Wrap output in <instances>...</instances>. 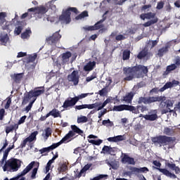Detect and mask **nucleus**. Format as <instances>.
Wrapping results in <instances>:
<instances>
[{"mask_svg":"<svg viewBox=\"0 0 180 180\" xmlns=\"http://www.w3.org/2000/svg\"><path fill=\"white\" fill-rule=\"evenodd\" d=\"M155 102H160V108L161 110L162 115H167V113H175L177 110L174 108V110H171L170 108L174 106V102L170 99L167 100V97L165 96H141L138 99L139 105H141L143 103L144 105H151V103H154Z\"/></svg>","mask_w":180,"mask_h":180,"instance_id":"1","label":"nucleus"},{"mask_svg":"<svg viewBox=\"0 0 180 180\" xmlns=\"http://www.w3.org/2000/svg\"><path fill=\"white\" fill-rule=\"evenodd\" d=\"M124 81H132L134 78H144L148 75V68L143 65H138L133 67L123 68Z\"/></svg>","mask_w":180,"mask_h":180,"instance_id":"2","label":"nucleus"},{"mask_svg":"<svg viewBox=\"0 0 180 180\" xmlns=\"http://www.w3.org/2000/svg\"><path fill=\"white\" fill-rule=\"evenodd\" d=\"M5 164L3 166L4 172H16L21 167V161L19 159L11 158V159L4 161Z\"/></svg>","mask_w":180,"mask_h":180,"instance_id":"3","label":"nucleus"},{"mask_svg":"<svg viewBox=\"0 0 180 180\" xmlns=\"http://www.w3.org/2000/svg\"><path fill=\"white\" fill-rule=\"evenodd\" d=\"M71 12L75 13V15H78V13H79V11H78V8H77L76 7H69L65 10H63L62 14L59 16L60 22L65 23L66 25L70 23Z\"/></svg>","mask_w":180,"mask_h":180,"instance_id":"4","label":"nucleus"},{"mask_svg":"<svg viewBox=\"0 0 180 180\" xmlns=\"http://www.w3.org/2000/svg\"><path fill=\"white\" fill-rule=\"evenodd\" d=\"M152 141L154 144H159L160 147H162L164 146H169V144L174 143V139L170 136L160 135L152 138Z\"/></svg>","mask_w":180,"mask_h":180,"instance_id":"5","label":"nucleus"},{"mask_svg":"<svg viewBox=\"0 0 180 180\" xmlns=\"http://www.w3.org/2000/svg\"><path fill=\"white\" fill-rule=\"evenodd\" d=\"M72 130L69 131V132L64 136L66 141H68V143L71 141V138L74 137L75 134H79V136H82L84 131L82 129H79V127H77V125H71L70 126Z\"/></svg>","mask_w":180,"mask_h":180,"instance_id":"6","label":"nucleus"},{"mask_svg":"<svg viewBox=\"0 0 180 180\" xmlns=\"http://www.w3.org/2000/svg\"><path fill=\"white\" fill-rule=\"evenodd\" d=\"M146 19H148L149 20L143 24L144 27H150V26H153V25H155V23L158 22V18L155 17V13L149 12L146 13Z\"/></svg>","mask_w":180,"mask_h":180,"instance_id":"7","label":"nucleus"},{"mask_svg":"<svg viewBox=\"0 0 180 180\" xmlns=\"http://www.w3.org/2000/svg\"><path fill=\"white\" fill-rule=\"evenodd\" d=\"M61 39V34H60V30L54 32L52 36L48 37L46 39V43L48 44H50L51 46H54L60 41V39Z\"/></svg>","mask_w":180,"mask_h":180,"instance_id":"8","label":"nucleus"},{"mask_svg":"<svg viewBox=\"0 0 180 180\" xmlns=\"http://www.w3.org/2000/svg\"><path fill=\"white\" fill-rule=\"evenodd\" d=\"M104 20H106V18H103L100 20L94 25L84 27L83 29L86 32H93L94 30H99V29H102L105 27V25L102 24V22Z\"/></svg>","mask_w":180,"mask_h":180,"instance_id":"9","label":"nucleus"},{"mask_svg":"<svg viewBox=\"0 0 180 180\" xmlns=\"http://www.w3.org/2000/svg\"><path fill=\"white\" fill-rule=\"evenodd\" d=\"M78 102V98L73 97V98H68L63 103L62 108L65 109V110H68L69 108H72L77 105Z\"/></svg>","mask_w":180,"mask_h":180,"instance_id":"10","label":"nucleus"},{"mask_svg":"<svg viewBox=\"0 0 180 180\" xmlns=\"http://www.w3.org/2000/svg\"><path fill=\"white\" fill-rule=\"evenodd\" d=\"M68 81L69 82H72L75 86L78 85V84H79V75L78 70H74L70 75H68Z\"/></svg>","mask_w":180,"mask_h":180,"instance_id":"11","label":"nucleus"},{"mask_svg":"<svg viewBox=\"0 0 180 180\" xmlns=\"http://www.w3.org/2000/svg\"><path fill=\"white\" fill-rule=\"evenodd\" d=\"M150 57H153V53L148 51V49L146 48L142 49L137 55L138 60H143V58L150 60Z\"/></svg>","mask_w":180,"mask_h":180,"instance_id":"12","label":"nucleus"},{"mask_svg":"<svg viewBox=\"0 0 180 180\" xmlns=\"http://www.w3.org/2000/svg\"><path fill=\"white\" fill-rule=\"evenodd\" d=\"M112 110L114 112H122V110H129V112H131V111L134 110V106L126 105V104L115 105L113 107Z\"/></svg>","mask_w":180,"mask_h":180,"instance_id":"13","label":"nucleus"},{"mask_svg":"<svg viewBox=\"0 0 180 180\" xmlns=\"http://www.w3.org/2000/svg\"><path fill=\"white\" fill-rule=\"evenodd\" d=\"M37 134H39V132L37 131L32 132L27 138H26L20 143V148H25V147H26V144H27L28 141H29V143H32V141H34V140H36V136H37Z\"/></svg>","mask_w":180,"mask_h":180,"instance_id":"14","label":"nucleus"},{"mask_svg":"<svg viewBox=\"0 0 180 180\" xmlns=\"http://www.w3.org/2000/svg\"><path fill=\"white\" fill-rule=\"evenodd\" d=\"M143 117L146 120H149L150 122H154L158 119V115H157V110H152L149 112L148 115H145Z\"/></svg>","mask_w":180,"mask_h":180,"instance_id":"15","label":"nucleus"},{"mask_svg":"<svg viewBox=\"0 0 180 180\" xmlns=\"http://www.w3.org/2000/svg\"><path fill=\"white\" fill-rule=\"evenodd\" d=\"M130 171L131 172H134L135 174H147V172H150V169H148L147 167H131L129 168Z\"/></svg>","mask_w":180,"mask_h":180,"instance_id":"16","label":"nucleus"},{"mask_svg":"<svg viewBox=\"0 0 180 180\" xmlns=\"http://www.w3.org/2000/svg\"><path fill=\"white\" fill-rule=\"evenodd\" d=\"M179 85V82L178 80H172V82H167L164 86H162V88H160V91H165L166 89H168L169 88H172L174 86H176Z\"/></svg>","mask_w":180,"mask_h":180,"instance_id":"17","label":"nucleus"},{"mask_svg":"<svg viewBox=\"0 0 180 180\" xmlns=\"http://www.w3.org/2000/svg\"><path fill=\"white\" fill-rule=\"evenodd\" d=\"M99 106V105L96 103H92V104H82L80 105H76L75 109L77 110H81L82 109H95V108Z\"/></svg>","mask_w":180,"mask_h":180,"instance_id":"18","label":"nucleus"},{"mask_svg":"<svg viewBox=\"0 0 180 180\" xmlns=\"http://www.w3.org/2000/svg\"><path fill=\"white\" fill-rule=\"evenodd\" d=\"M13 148H15V144L13 143L11 146H10L4 150L3 158L1 160V165L5 163V161H6L8 158V155H9V153H11V150H13Z\"/></svg>","mask_w":180,"mask_h":180,"instance_id":"19","label":"nucleus"},{"mask_svg":"<svg viewBox=\"0 0 180 180\" xmlns=\"http://www.w3.org/2000/svg\"><path fill=\"white\" fill-rule=\"evenodd\" d=\"M140 110L141 113H144V112H148V108L146 105H137L136 107L134 106V110L131 112L135 115H139L140 113Z\"/></svg>","mask_w":180,"mask_h":180,"instance_id":"20","label":"nucleus"},{"mask_svg":"<svg viewBox=\"0 0 180 180\" xmlns=\"http://www.w3.org/2000/svg\"><path fill=\"white\" fill-rule=\"evenodd\" d=\"M23 75H25L24 73H15L11 75V78L15 84H20L22 79H23Z\"/></svg>","mask_w":180,"mask_h":180,"instance_id":"21","label":"nucleus"},{"mask_svg":"<svg viewBox=\"0 0 180 180\" xmlns=\"http://www.w3.org/2000/svg\"><path fill=\"white\" fill-rule=\"evenodd\" d=\"M122 162L124 164H129L130 165H134L136 162L134 158L129 157L127 154L124 153L123 158H122Z\"/></svg>","mask_w":180,"mask_h":180,"instance_id":"22","label":"nucleus"},{"mask_svg":"<svg viewBox=\"0 0 180 180\" xmlns=\"http://www.w3.org/2000/svg\"><path fill=\"white\" fill-rule=\"evenodd\" d=\"M72 56V53H71L70 51H66L65 53H63L61 57V64H63V65H64V64H67V63L70 61V58H71Z\"/></svg>","mask_w":180,"mask_h":180,"instance_id":"23","label":"nucleus"},{"mask_svg":"<svg viewBox=\"0 0 180 180\" xmlns=\"http://www.w3.org/2000/svg\"><path fill=\"white\" fill-rule=\"evenodd\" d=\"M133 98H134V93L132 91H130L129 93H127L122 99L123 102H126V103H131V101H133Z\"/></svg>","mask_w":180,"mask_h":180,"instance_id":"24","label":"nucleus"},{"mask_svg":"<svg viewBox=\"0 0 180 180\" xmlns=\"http://www.w3.org/2000/svg\"><path fill=\"white\" fill-rule=\"evenodd\" d=\"M160 171V172H162L163 175H165L166 176H168L169 178H173L174 179H176V175L174 174L171 173L168 169H161V168H156Z\"/></svg>","mask_w":180,"mask_h":180,"instance_id":"25","label":"nucleus"},{"mask_svg":"<svg viewBox=\"0 0 180 180\" xmlns=\"http://www.w3.org/2000/svg\"><path fill=\"white\" fill-rule=\"evenodd\" d=\"M63 143H68L65 136L59 142L53 143L51 146H49L50 151L55 150V148H57V147H59V146H61Z\"/></svg>","mask_w":180,"mask_h":180,"instance_id":"26","label":"nucleus"},{"mask_svg":"<svg viewBox=\"0 0 180 180\" xmlns=\"http://www.w3.org/2000/svg\"><path fill=\"white\" fill-rule=\"evenodd\" d=\"M48 115L49 116H52L53 117H54V119L57 117L61 118V112H60V110H58V109L56 108L52 109L49 112H48Z\"/></svg>","mask_w":180,"mask_h":180,"instance_id":"27","label":"nucleus"},{"mask_svg":"<svg viewBox=\"0 0 180 180\" xmlns=\"http://www.w3.org/2000/svg\"><path fill=\"white\" fill-rule=\"evenodd\" d=\"M178 68L174 63H172L166 68V70L163 72V75H169V74H171L172 71H175Z\"/></svg>","mask_w":180,"mask_h":180,"instance_id":"28","label":"nucleus"},{"mask_svg":"<svg viewBox=\"0 0 180 180\" xmlns=\"http://www.w3.org/2000/svg\"><path fill=\"white\" fill-rule=\"evenodd\" d=\"M123 140H124V137L122 135L108 138V141L111 143H117L118 141H123Z\"/></svg>","mask_w":180,"mask_h":180,"instance_id":"29","label":"nucleus"},{"mask_svg":"<svg viewBox=\"0 0 180 180\" xmlns=\"http://www.w3.org/2000/svg\"><path fill=\"white\" fill-rule=\"evenodd\" d=\"M96 66V62L95 61H89L86 65L84 67V70L85 71H92L94 68Z\"/></svg>","mask_w":180,"mask_h":180,"instance_id":"30","label":"nucleus"},{"mask_svg":"<svg viewBox=\"0 0 180 180\" xmlns=\"http://www.w3.org/2000/svg\"><path fill=\"white\" fill-rule=\"evenodd\" d=\"M169 49V46L166 45L165 47H162L158 51L157 55L158 57H163L164 54H167V53H168Z\"/></svg>","mask_w":180,"mask_h":180,"instance_id":"31","label":"nucleus"},{"mask_svg":"<svg viewBox=\"0 0 180 180\" xmlns=\"http://www.w3.org/2000/svg\"><path fill=\"white\" fill-rule=\"evenodd\" d=\"M110 101H111L110 98H108L103 103H96V105H98L96 107L97 108L96 110L97 111L102 110V109H103L106 106L107 103H110Z\"/></svg>","mask_w":180,"mask_h":180,"instance_id":"32","label":"nucleus"},{"mask_svg":"<svg viewBox=\"0 0 180 180\" xmlns=\"http://www.w3.org/2000/svg\"><path fill=\"white\" fill-rule=\"evenodd\" d=\"M9 40V37L7 34H0V44L1 46H6V43H8V41Z\"/></svg>","mask_w":180,"mask_h":180,"instance_id":"33","label":"nucleus"},{"mask_svg":"<svg viewBox=\"0 0 180 180\" xmlns=\"http://www.w3.org/2000/svg\"><path fill=\"white\" fill-rule=\"evenodd\" d=\"M49 9L44 6H39L37 7V13H38V15H44L45 13H47Z\"/></svg>","mask_w":180,"mask_h":180,"instance_id":"34","label":"nucleus"},{"mask_svg":"<svg viewBox=\"0 0 180 180\" xmlns=\"http://www.w3.org/2000/svg\"><path fill=\"white\" fill-rule=\"evenodd\" d=\"M167 166L170 169H172V171L175 172V174H179L180 173L179 167H177L176 165H175V163H167Z\"/></svg>","mask_w":180,"mask_h":180,"instance_id":"35","label":"nucleus"},{"mask_svg":"<svg viewBox=\"0 0 180 180\" xmlns=\"http://www.w3.org/2000/svg\"><path fill=\"white\" fill-rule=\"evenodd\" d=\"M34 98L32 94H30V91L24 95V98H22V105H26L31 98Z\"/></svg>","mask_w":180,"mask_h":180,"instance_id":"36","label":"nucleus"},{"mask_svg":"<svg viewBox=\"0 0 180 180\" xmlns=\"http://www.w3.org/2000/svg\"><path fill=\"white\" fill-rule=\"evenodd\" d=\"M36 58H37V54L34 53L33 56L30 55L27 58H25V60L24 63H27V64H29V63H34V61H36Z\"/></svg>","mask_w":180,"mask_h":180,"instance_id":"37","label":"nucleus"},{"mask_svg":"<svg viewBox=\"0 0 180 180\" xmlns=\"http://www.w3.org/2000/svg\"><path fill=\"white\" fill-rule=\"evenodd\" d=\"M30 94L33 96L34 98H37V96H40L42 94H44V89H34L30 91Z\"/></svg>","mask_w":180,"mask_h":180,"instance_id":"38","label":"nucleus"},{"mask_svg":"<svg viewBox=\"0 0 180 180\" xmlns=\"http://www.w3.org/2000/svg\"><path fill=\"white\" fill-rule=\"evenodd\" d=\"M32 34V30L27 29L24 32L21 34V39H29Z\"/></svg>","mask_w":180,"mask_h":180,"instance_id":"39","label":"nucleus"},{"mask_svg":"<svg viewBox=\"0 0 180 180\" xmlns=\"http://www.w3.org/2000/svg\"><path fill=\"white\" fill-rule=\"evenodd\" d=\"M122 60L125 61L126 60H130V50L125 49L122 53Z\"/></svg>","mask_w":180,"mask_h":180,"instance_id":"40","label":"nucleus"},{"mask_svg":"<svg viewBox=\"0 0 180 180\" xmlns=\"http://www.w3.org/2000/svg\"><path fill=\"white\" fill-rule=\"evenodd\" d=\"M51 133H53V131L50 127H47L45 129V134H42V136L45 138V140H47L49 137L51 135Z\"/></svg>","mask_w":180,"mask_h":180,"instance_id":"41","label":"nucleus"},{"mask_svg":"<svg viewBox=\"0 0 180 180\" xmlns=\"http://www.w3.org/2000/svg\"><path fill=\"white\" fill-rule=\"evenodd\" d=\"M89 16L88 11H84L82 12L79 15L75 17L76 20H79L80 19H84V18H87Z\"/></svg>","mask_w":180,"mask_h":180,"instance_id":"42","label":"nucleus"},{"mask_svg":"<svg viewBox=\"0 0 180 180\" xmlns=\"http://www.w3.org/2000/svg\"><path fill=\"white\" fill-rule=\"evenodd\" d=\"M89 143L93 144L94 146H101V143H103L102 139L94 140V139H88Z\"/></svg>","mask_w":180,"mask_h":180,"instance_id":"43","label":"nucleus"},{"mask_svg":"<svg viewBox=\"0 0 180 180\" xmlns=\"http://www.w3.org/2000/svg\"><path fill=\"white\" fill-rule=\"evenodd\" d=\"M68 170V166L66 164H62L59 167H58V171L59 172H65Z\"/></svg>","mask_w":180,"mask_h":180,"instance_id":"44","label":"nucleus"},{"mask_svg":"<svg viewBox=\"0 0 180 180\" xmlns=\"http://www.w3.org/2000/svg\"><path fill=\"white\" fill-rule=\"evenodd\" d=\"M163 133L164 134H166V136H172V134H174V130L171 128L166 127L165 128Z\"/></svg>","mask_w":180,"mask_h":180,"instance_id":"45","label":"nucleus"},{"mask_svg":"<svg viewBox=\"0 0 180 180\" xmlns=\"http://www.w3.org/2000/svg\"><path fill=\"white\" fill-rule=\"evenodd\" d=\"M88 122V117L81 115L77 117V123H86Z\"/></svg>","mask_w":180,"mask_h":180,"instance_id":"46","label":"nucleus"},{"mask_svg":"<svg viewBox=\"0 0 180 180\" xmlns=\"http://www.w3.org/2000/svg\"><path fill=\"white\" fill-rule=\"evenodd\" d=\"M23 30V27L22 25H19L18 27H16L14 30L15 34H17V36H19L20 33H22V31Z\"/></svg>","mask_w":180,"mask_h":180,"instance_id":"47","label":"nucleus"},{"mask_svg":"<svg viewBox=\"0 0 180 180\" xmlns=\"http://www.w3.org/2000/svg\"><path fill=\"white\" fill-rule=\"evenodd\" d=\"M88 95H94V93H86V94H82L79 96H75V98H77V102L78 101H79V99H84V98H86V96H88Z\"/></svg>","mask_w":180,"mask_h":180,"instance_id":"48","label":"nucleus"},{"mask_svg":"<svg viewBox=\"0 0 180 180\" xmlns=\"http://www.w3.org/2000/svg\"><path fill=\"white\" fill-rule=\"evenodd\" d=\"M108 94V86L103 88L101 90L98 91V94L100 96H105Z\"/></svg>","mask_w":180,"mask_h":180,"instance_id":"49","label":"nucleus"},{"mask_svg":"<svg viewBox=\"0 0 180 180\" xmlns=\"http://www.w3.org/2000/svg\"><path fill=\"white\" fill-rule=\"evenodd\" d=\"M108 174H99L96 177L90 179V180H101V179H103L104 178H108Z\"/></svg>","mask_w":180,"mask_h":180,"instance_id":"50","label":"nucleus"},{"mask_svg":"<svg viewBox=\"0 0 180 180\" xmlns=\"http://www.w3.org/2000/svg\"><path fill=\"white\" fill-rule=\"evenodd\" d=\"M158 92H163V91H161V89H159L158 87H155L149 91V94L150 95H154V94H158Z\"/></svg>","mask_w":180,"mask_h":180,"instance_id":"51","label":"nucleus"},{"mask_svg":"<svg viewBox=\"0 0 180 180\" xmlns=\"http://www.w3.org/2000/svg\"><path fill=\"white\" fill-rule=\"evenodd\" d=\"M37 167H34L31 173V179H36V175H37Z\"/></svg>","mask_w":180,"mask_h":180,"instance_id":"52","label":"nucleus"},{"mask_svg":"<svg viewBox=\"0 0 180 180\" xmlns=\"http://www.w3.org/2000/svg\"><path fill=\"white\" fill-rule=\"evenodd\" d=\"M174 64L177 68H180V56H176L175 58Z\"/></svg>","mask_w":180,"mask_h":180,"instance_id":"53","label":"nucleus"},{"mask_svg":"<svg viewBox=\"0 0 180 180\" xmlns=\"http://www.w3.org/2000/svg\"><path fill=\"white\" fill-rule=\"evenodd\" d=\"M126 39V37L124 36L123 34H118L115 37V40H117V41H120L122 40H124Z\"/></svg>","mask_w":180,"mask_h":180,"instance_id":"54","label":"nucleus"},{"mask_svg":"<svg viewBox=\"0 0 180 180\" xmlns=\"http://www.w3.org/2000/svg\"><path fill=\"white\" fill-rule=\"evenodd\" d=\"M96 78V74H93L89 77H87L86 79V82H91L93 79H95Z\"/></svg>","mask_w":180,"mask_h":180,"instance_id":"55","label":"nucleus"},{"mask_svg":"<svg viewBox=\"0 0 180 180\" xmlns=\"http://www.w3.org/2000/svg\"><path fill=\"white\" fill-rule=\"evenodd\" d=\"M91 167H92V164H87L84 165V167L82 169V172H86V171L91 168Z\"/></svg>","mask_w":180,"mask_h":180,"instance_id":"56","label":"nucleus"},{"mask_svg":"<svg viewBox=\"0 0 180 180\" xmlns=\"http://www.w3.org/2000/svg\"><path fill=\"white\" fill-rule=\"evenodd\" d=\"M34 101H31L27 106L25 108V110L27 112L30 111L32 109V106H33V103H34Z\"/></svg>","mask_w":180,"mask_h":180,"instance_id":"57","label":"nucleus"},{"mask_svg":"<svg viewBox=\"0 0 180 180\" xmlns=\"http://www.w3.org/2000/svg\"><path fill=\"white\" fill-rule=\"evenodd\" d=\"M6 16V13H0V20L4 23L5 22V17Z\"/></svg>","mask_w":180,"mask_h":180,"instance_id":"58","label":"nucleus"},{"mask_svg":"<svg viewBox=\"0 0 180 180\" xmlns=\"http://www.w3.org/2000/svg\"><path fill=\"white\" fill-rule=\"evenodd\" d=\"M51 164H52V163H51L50 162H47L46 166V172H45V174L49 173V172L50 171V169H52Z\"/></svg>","mask_w":180,"mask_h":180,"instance_id":"59","label":"nucleus"},{"mask_svg":"<svg viewBox=\"0 0 180 180\" xmlns=\"http://www.w3.org/2000/svg\"><path fill=\"white\" fill-rule=\"evenodd\" d=\"M39 153H41V154H44V153H50V148H43L39 150Z\"/></svg>","mask_w":180,"mask_h":180,"instance_id":"60","label":"nucleus"},{"mask_svg":"<svg viewBox=\"0 0 180 180\" xmlns=\"http://www.w3.org/2000/svg\"><path fill=\"white\" fill-rule=\"evenodd\" d=\"M12 131H13V127H12V125H11L10 127H6V134H9V133Z\"/></svg>","mask_w":180,"mask_h":180,"instance_id":"61","label":"nucleus"},{"mask_svg":"<svg viewBox=\"0 0 180 180\" xmlns=\"http://www.w3.org/2000/svg\"><path fill=\"white\" fill-rule=\"evenodd\" d=\"M11 103H12V98H8L4 106L5 109H8V108H11Z\"/></svg>","mask_w":180,"mask_h":180,"instance_id":"62","label":"nucleus"},{"mask_svg":"<svg viewBox=\"0 0 180 180\" xmlns=\"http://www.w3.org/2000/svg\"><path fill=\"white\" fill-rule=\"evenodd\" d=\"M162 8H164V1H159L158 3L156 8L160 10L162 9Z\"/></svg>","mask_w":180,"mask_h":180,"instance_id":"63","label":"nucleus"},{"mask_svg":"<svg viewBox=\"0 0 180 180\" xmlns=\"http://www.w3.org/2000/svg\"><path fill=\"white\" fill-rule=\"evenodd\" d=\"M110 150V146H104L102 149V151H103L104 154H105V153H107L108 154Z\"/></svg>","mask_w":180,"mask_h":180,"instance_id":"64","label":"nucleus"}]
</instances>
